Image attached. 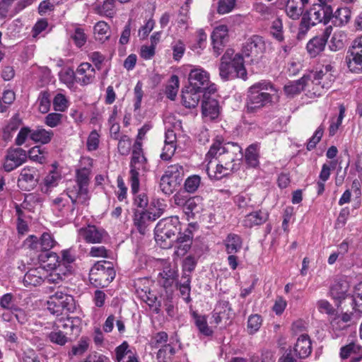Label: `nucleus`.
Listing matches in <instances>:
<instances>
[{
    "label": "nucleus",
    "instance_id": "nucleus-58",
    "mask_svg": "<svg viewBox=\"0 0 362 362\" xmlns=\"http://www.w3.org/2000/svg\"><path fill=\"white\" fill-rule=\"evenodd\" d=\"M236 0H219L217 6L218 13L224 15L231 12L236 5Z\"/></svg>",
    "mask_w": 362,
    "mask_h": 362
},
{
    "label": "nucleus",
    "instance_id": "nucleus-49",
    "mask_svg": "<svg viewBox=\"0 0 362 362\" xmlns=\"http://www.w3.org/2000/svg\"><path fill=\"white\" fill-rule=\"evenodd\" d=\"M116 361L120 362L124 360L135 357L134 354L129 349V344L127 342L124 341L121 345L117 346L115 349Z\"/></svg>",
    "mask_w": 362,
    "mask_h": 362
},
{
    "label": "nucleus",
    "instance_id": "nucleus-45",
    "mask_svg": "<svg viewBox=\"0 0 362 362\" xmlns=\"http://www.w3.org/2000/svg\"><path fill=\"white\" fill-rule=\"evenodd\" d=\"M339 108V115L337 117H334L331 119V124L329 127V134L331 136H334L337 133L338 129L341 125L343 119L345 117V107L343 105H340Z\"/></svg>",
    "mask_w": 362,
    "mask_h": 362
},
{
    "label": "nucleus",
    "instance_id": "nucleus-9",
    "mask_svg": "<svg viewBox=\"0 0 362 362\" xmlns=\"http://www.w3.org/2000/svg\"><path fill=\"white\" fill-rule=\"evenodd\" d=\"M82 205L79 202L78 197H71L69 189L59 194L52 200V206L54 211L58 212V216L66 218H72L78 205Z\"/></svg>",
    "mask_w": 362,
    "mask_h": 362
},
{
    "label": "nucleus",
    "instance_id": "nucleus-15",
    "mask_svg": "<svg viewBox=\"0 0 362 362\" xmlns=\"http://www.w3.org/2000/svg\"><path fill=\"white\" fill-rule=\"evenodd\" d=\"M38 179L37 170L34 167L25 166L21 171L18 185L22 189L29 191L37 185Z\"/></svg>",
    "mask_w": 362,
    "mask_h": 362
},
{
    "label": "nucleus",
    "instance_id": "nucleus-63",
    "mask_svg": "<svg viewBox=\"0 0 362 362\" xmlns=\"http://www.w3.org/2000/svg\"><path fill=\"white\" fill-rule=\"evenodd\" d=\"M62 117L60 113H49L45 118V124L52 128L56 127L62 123Z\"/></svg>",
    "mask_w": 362,
    "mask_h": 362
},
{
    "label": "nucleus",
    "instance_id": "nucleus-4",
    "mask_svg": "<svg viewBox=\"0 0 362 362\" xmlns=\"http://www.w3.org/2000/svg\"><path fill=\"white\" fill-rule=\"evenodd\" d=\"M219 74L226 81L235 78L245 80L247 71L244 66L243 57L240 54H234L233 49H227L221 59Z\"/></svg>",
    "mask_w": 362,
    "mask_h": 362
},
{
    "label": "nucleus",
    "instance_id": "nucleus-21",
    "mask_svg": "<svg viewBox=\"0 0 362 362\" xmlns=\"http://www.w3.org/2000/svg\"><path fill=\"white\" fill-rule=\"evenodd\" d=\"M349 288V282L345 278L337 279L331 286L330 295L336 301L337 306H339L341 301L347 297Z\"/></svg>",
    "mask_w": 362,
    "mask_h": 362
},
{
    "label": "nucleus",
    "instance_id": "nucleus-14",
    "mask_svg": "<svg viewBox=\"0 0 362 362\" xmlns=\"http://www.w3.org/2000/svg\"><path fill=\"white\" fill-rule=\"evenodd\" d=\"M25 244L31 250L36 251H49L57 244V242L50 233H44L40 238L35 235H30L25 240Z\"/></svg>",
    "mask_w": 362,
    "mask_h": 362
},
{
    "label": "nucleus",
    "instance_id": "nucleus-54",
    "mask_svg": "<svg viewBox=\"0 0 362 362\" xmlns=\"http://www.w3.org/2000/svg\"><path fill=\"white\" fill-rule=\"evenodd\" d=\"M16 98L15 93L11 90H6L3 93V96L0 99V112H4L7 110V106L13 103Z\"/></svg>",
    "mask_w": 362,
    "mask_h": 362
},
{
    "label": "nucleus",
    "instance_id": "nucleus-8",
    "mask_svg": "<svg viewBox=\"0 0 362 362\" xmlns=\"http://www.w3.org/2000/svg\"><path fill=\"white\" fill-rule=\"evenodd\" d=\"M115 277V271L110 262L102 261L95 264L89 272V280L95 287H105Z\"/></svg>",
    "mask_w": 362,
    "mask_h": 362
},
{
    "label": "nucleus",
    "instance_id": "nucleus-31",
    "mask_svg": "<svg viewBox=\"0 0 362 362\" xmlns=\"http://www.w3.org/2000/svg\"><path fill=\"white\" fill-rule=\"evenodd\" d=\"M223 244L227 254H235L242 249L243 239L238 234L229 233L223 240Z\"/></svg>",
    "mask_w": 362,
    "mask_h": 362
},
{
    "label": "nucleus",
    "instance_id": "nucleus-55",
    "mask_svg": "<svg viewBox=\"0 0 362 362\" xmlns=\"http://www.w3.org/2000/svg\"><path fill=\"white\" fill-rule=\"evenodd\" d=\"M344 35L343 33L340 32L335 33L332 37L329 44L330 50L336 52L343 49L344 47Z\"/></svg>",
    "mask_w": 362,
    "mask_h": 362
},
{
    "label": "nucleus",
    "instance_id": "nucleus-48",
    "mask_svg": "<svg viewBox=\"0 0 362 362\" xmlns=\"http://www.w3.org/2000/svg\"><path fill=\"white\" fill-rule=\"evenodd\" d=\"M47 338L50 342L59 346L65 345L69 339L68 336H66L60 330L55 329L54 325L53 330L47 334Z\"/></svg>",
    "mask_w": 362,
    "mask_h": 362
},
{
    "label": "nucleus",
    "instance_id": "nucleus-37",
    "mask_svg": "<svg viewBox=\"0 0 362 362\" xmlns=\"http://www.w3.org/2000/svg\"><path fill=\"white\" fill-rule=\"evenodd\" d=\"M192 316L194 320L196 327L202 334L206 337L213 334V330L208 326L207 319L205 315H199L196 311H193Z\"/></svg>",
    "mask_w": 362,
    "mask_h": 362
},
{
    "label": "nucleus",
    "instance_id": "nucleus-24",
    "mask_svg": "<svg viewBox=\"0 0 362 362\" xmlns=\"http://www.w3.org/2000/svg\"><path fill=\"white\" fill-rule=\"evenodd\" d=\"M268 218L269 213L266 210H258L247 214L243 220V225L245 228H251L264 223Z\"/></svg>",
    "mask_w": 362,
    "mask_h": 362
},
{
    "label": "nucleus",
    "instance_id": "nucleus-1",
    "mask_svg": "<svg viewBox=\"0 0 362 362\" xmlns=\"http://www.w3.org/2000/svg\"><path fill=\"white\" fill-rule=\"evenodd\" d=\"M242 158V148L238 144L217 138L206 155V171L211 179L221 180L239 169Z\"/></svg>",
    "mask_w": 362,
    "mask_h": 362
},
{
    "label": "nucleus",
    "instance_id": "nucleus-27",
    "mask_svg": "<svg viewBox=\"0 0 362 362\" xmlns=\"http://www.w3.org/2000/svg\"><path fill=\"white\" fill-rule=\"evenodd\" d=\"M202 93L200 90H195L191 86H188L182 92V104L188 108L195 107L201 98Z\"/></svg>",
    "mask_w": 362,
    "mask_h": 362
},
{
    "label": "nucleus",
    "instance_id": "nucleus-42",
    "mask_svg": "<svg viewBox=\"0 0 362 362\" xmlns=\"http://www.w3.org/2000/svg\"><path fill=\"white\" fill-rule=\"evenodd\" d=\"M305 77L309 78L308 82L310 83V87L308 88V91L310 95L314 96H320L324 94L327 90L322 87L316 77L313 75V74H310L309 75L305 76Z\"/></svg>",
    "mask_w": 362,
    "mask_h": 362
},
{
    "label": "nucleus",
    "instance_id": "nucleus-16",
    "mask_svg": "<svg viewBox=\"0 0 362 362\" xmlns=\"http://www.w3.org/2000/svg\"><path fill=\"white\" fill-rule=\"evenodd\" d=\"M265 49V45L262 38L258 35H254L249 38L244 44L242 52L247 57L258 58Z\"/></svg>",
    "mask_w": 362,
    "mask_h": 362
},
{
    "label": "nucleus",
    "instance_id": "nucleus-41",
    "mask_svg": "<svg viewBox=\"0 0 362 362\" xmlns=\"http://www.w3.org/2000/svg\"><path fill=\"white\" fill-rule=\"evenodd\" d=\"M159 283L165 288L170 287L173 285L176 276L177 272L169 267L163 269V272L159 273Z\"/></svg>",
    "mask_w": 362,
    "mask_h": 362
},
{
    "label": "nucleus",
    "instance_id": "nucleus-2",
    "mask_svg": "<svg viewBox=\"0 0 362 362\" xmlns=\"http://www.w3.org/2000/svg\"><path fill=\"white\" fill-rule=\"evenodd\" d=\"M279 98L278 89L268 81H261L251 86L247 90V112H255L273 105Z\"/></svg>",
    "mask_w": 362,
    "mask_h": 362
},
{
    "label": "nucleus",
    "instance_id": "nucleus-43",
    "mask_svg": "<svg viewBox=\"0 0 362 362\" xmlns=\"http://www.w3.org/2000/svg\"><path fill=\"white\" fill-rule=\"evenodd\" d=\"M362 354V347L355 343H351L341 348L340 356L343 359L358 356Z\"/></svg>",
    "mask_w": 362,
    "mask_h": 362
},
{
    "label": "nucleus",
    "instance_id": "nucleus-28",
    "mask_svg": "<svg viewBox=\"0 0 362 362\" xmlns=\"http://www.w3.org/2000/svg\"><path fill=\"white\" fill-rule=\"evenodd\" d=\"M309 0H288L286 5L287 16L293 20L298 19L303 14V8Z\"/></svg>",
    "mask_w": 362,
    "mask_h": 362
},
{
    "label": "nucleus",
    "instance_id": "nucleus-13",
    "mask_svg": "<svg viewBox=\"0 0 362 362\" xmlns=\"http://www.w3.org/2000/svg\"><path fill=\"white\" fill-rule=\"evenodd\" d=\"M78 233L80 238L90 244L102 243L107 238V233L103 228L94 225L81 228Z\"/></svg>",
    "mask_w": 362,
    "mask_h": 362
},
{
    "label": "nucleus",
    "instance_id": "nucleus-11",
    "mask_svg": "<svg viewBox=\"0 0 362 362\" xmlns=\"http://www.w3.org/2000/svg\"><path fill=\"white\" fill-rule=\"evenodd\" d=\"M27 151L21 148H9L4 156L2 168L4 171L9 173L26 162Z\"/></svg>",
    "mask_w": 362,
    "mask_h": 362
},
{
    "label": "nucleus",
    "instance_id": "nucleus-46",
    "mask_svg": "<svg viewBox=\"0 0 362 362\" xmlns=\"http://www.w3.org/2000/svg\"><path fill=\"white\" fill-rule=\"evenodd\" d=\"M175 354V349L170 344H165L157 353L158 362H171L172 357Z\"/></svg>",
    "mask_w": 362,
    "mask_h": 362
},
{
    "label": "nucleus",
    "instance_id": "nucleus-5",
    "mask_svg": "<svg viewBox=\"0 0 362 362\" xmlns=\"http://www.w3.org/2000/svg\"><path fill=\"white\" fill-rule=\"evenodd\" d=\"M146 162V158L143 153L141 143L136 141L133 146L129 171L131 192L134 194L138 192L140 185L139 177L147 170Z\"/></svg>",
    "mask_w": 362,
    "mask_h": 362
},
{
    "label": "nucleus",
    "instance_id": "nucleus-57",
    "mask_svg": "<svg viewBox=\"0 0 362 362\" xmlns=\"http://www.w3.org/2000/svg\"><path fill=\"white\" fill-rule=\"evenodd\" d=\"M60 81L67 86H72L76 81V71L71 68H66L62 70L59 74Z\"/></svg>",
    "mask_w": 362,
    "mask_h": 362
},
{
    "label": "nucleus",
    "instance_id": "nucleus-22",
    "mask_svg": "<svg viewBox=\"0 0 362 362\" xmlns=\"http://www.w3.org/2000/svg\"><path fill=\"white\" fill-rule=\"evenodd\" d=\"M46 277V265L30 269L25 274L23 284L25 286H37L40 285Z\"/></svg>",
    "mask_w": 362,
    "mask_h": 362
},
{
    "label": "nucleus",
    "instance_id": "nucleus-44",
    "mask_svg": "<svg viewBox=\"0 0 362 362\" xmlns=\"http://www.w3.org/2000/svg\"><path fill=\"white\" fill-rule=\"evenodd\" d=\"M246 163L252 168H255L259 165V154L257 146L252 144L249 146L245 152Z\"/></svg>",
    "mask_w": 362,
    "mask_h": 362
},
{
    "label": "nucleus",
    "instance_id": "nucleus-6",
    "mask_svg": "<svg viewBox=\"0 0 362 362\" xmlns=\"http://www.w3.org/2000/svg\"><path fill=\"white\" fill-rule=\"evenodd\" d=\"M179 218L171 216L160 220L155 228V240L161 247L167 248L172 246L175 234L179 232Z\"/></svg>",
    "mask_w": 362,
    "mask_h": 362
},
{
    "label": "nucleus",
    "instance_id": "nucleus-60",
    "mask_svg": "<svg viewBox=\"0 0 362 362\" xmlns=\"http://www.w3.org/2000/svg\"><path fill=\"white\" fill-rule=\"evenodd\" d=\"M353 303L354 309L362 313V281L355 286Z\"/></svg>",
    "mask_w": 362,
    "mask_h": 362
},
{
    "label": "nucleus",
    "instance_id": "nucleus-17",
    "mask_svg": "<svg viewBox=\"0 0 362 362\" xmlns=\"http://www.w3.org/2000/svg\"><path fill=\"white\" fill-rule=\"evenodd\" d=\"M80 320L78 317L60 318L54 323L55 329L60 330L69 338L71 335L77 336L80 332Z\"/></svg>",
    "mask_w": 362,
    "mask_h": 362
},
{
    "label": "nucleus",
    "instance_id": "nucleus-61",
    "mask_svg": "<svg viewBox=\"0 0 362 362\" xmlns=\"http://www.w3.org/2000/svg\"><path fill=\"white\" fill-rule=\"evenodd\" d=\"M262 325V318L259 315H252L247 320V330L250 334H254L259 330Z\"/></svg>",
    "mask_w": 362,
    "mask_h": 362
},
{
    "label": "nucleus",
    "instance_id": "nucleus-34",
    "mask_svg": "<svg viewBox=\"0 0 362 362\" xmlns=\"http://www.w3.org/2000/svg\"><path fill=\"white\" fill-rule=\"evenodd\" d=\"M53 136V131L47 130L41 127H37L36 129H33L31 140L35 143L47 144L51 141Z\"/></svg>",
    "mask_w": 362,
    "mask_h": 362
},
{
    "label": "nucleus",
    "instance_id": "nucleus-36",
    "mask_svg": "<svg viewBox=\"0 0 362 362\" xmlns=\"http://www.w3.org/2000/svg\"><path fill=\"white\" fill-rule=\"evenodd\" d=\"M181 182L171 176L163 175L160 180V188L165 194H171L180 185Z\"/></svg>",
    "mask_w": 362,
    "mask_h": 362
},
{
    "label": "nucleus",
    "instance_id": "nucleus-50",
    "mask_svg": "<svg viewBox=\"0 0 362 362\" xmlns=\"http://www.w3.org/2000/svg\"><path fill=\"white\" fill-rule=\"evenodd\" d=\"M28 158L31 160L42 164L46 162L45 152L40 146H36L31 148L28 152Z\"/></svg>",
    "mask_w": 362,
    "mask_h": 362
},
{
    "label": "nucleus",
    "instance_id": "nucleus-51",
    "mask_svg": "<svg viewBox=\"0 0 362 362\" xmlns=\"http://www.w3.org/2000/svg\"><path fill=\"white\" fill-rule=\"evenodd\" d=\"M201 184V177L197 175L188 177L185 182V189L187 192H195Z\"/></svg>",
    "mask_w": 362,
    "mask_h": 362
},
{
    "label": "nucleus",
    "instance_id": "nucleus-18",
    "mask_svg": "<svg viewBox=\"0 0 362 362\" xmlns=\"http://www.w3.org/2000/svg\"><path fill=\"white\" fill-rule=\"evenodd\" d=\"M45 257H47V260L49 261V262L46 265V268L53 269L54 272L61 274V277L62 279H64L69 274H70V265L59 262V257L55 252H48L45 255H41L40 256V259L44 263L45 262V260L44 259Z\"/></svg>",
    "mask_w": 362,
    "mask_h": 362
},
{
    "label": "nucleus",
    "instance_id": "nucleus-3",
    "mask_svg": "<svg viewBox=\"0 0 362 362\" xmlns=\"http://www.w3.org/2000/svg\"><path fill=\"white\" fill-rule=\"evenodd\" d=\"M332 8L327 4H315L303 13L298 33V38L305 37L308 30L317 23L327 24L331 21Z\"/></svg>",
    "mask_w": 362,
    "mask_h": 362
},
{
    "label": "nucleus",
    "instance_id": "nucleus-59",
    "mask_svg": "<svg viewBox=\"0 0 362 362\" xmlns=\"http://www.w3.org/2000/svg\"><path fill=\"white\" fill-rule=\"evenodd\" d=\"M179 88V78L177 76L173 75L170 78V84L166 87L167 97L170 100H174L177 95Z\"/></svg>",
    "mask_w": 362,
    "mask_h": 362
},
{
    "label": "nucleus",
    "instance_id": "nucleus-64",
    "mask_svg": "<svg viewBox=\"0 0 362 362\" xmlns=\"http://www.w3.org/2000/svg\"><path fill=\"white\" fill-rule=\"evenodd\" d=\"M282 29L283 25L280 19L276 18L272 22L271 33L279 42H281L284 40Z\"/></svg>",
    "mask_w": 362,
    "mask_h": 362
},
{
    "label": "nucleus",
    "instance_id": "nucleus-35",
    "mask_svg": "<svg viewBox=\"0 0 362 362\" xmlns=\"http://www.w3.org/2000/svg\"><path fill=\"white\" fill-rule=\"evenodd\" d=\"M115 0H105L95 7V11L100 16L112 18L116 13Z\"/></svg>",
    "mask_w": 362,
    "mask_h": 362
},
{
    "label": "nucleus",
    "instance_id": "nucleus-52",
    "mask_svg": "<svg viewBox=\"0 0 362 362\" xmlns=\"http://www.w3.org/2000/svg\"><path fill=\"white\" fill-rule=\"evenodd\" d=\"M184 174V168L182 165L180 164H174L168 166L165 172V175L171 176L180 182L182 181Z\"/></svg>",
    "mask_w": 362,
    "mask_h": 362
},
{
    "label": "nucleus",
    "instance_id": "nucleus-62",
    "mask_svg": "<svg viewBox=\"0 0 362 362\" xmlns=\"http://www.w3.org/2000/svg\"><path fill=\"white\" fill-rule=\"evenodd\" d=\"M132 193L134 195V205L140 209H145L148 204L147 194L145 192H139V189L136 193L134 194L132 192Z\"/></svg>",
    "mask_w": 362,
    "mask_h": 362
},
{
    "label": "nucleus",
    "instance_id": "nucleus-20",
    "mask_svg": "<svg viewBox=\"0 0 362 362\" xmlns=\"http://www.w3.org/2000/svg\"><path fill=\"white\" fill-rule=\"evenodd\" d=\"M95 78V69L88 62H83L76 70V82L81 86L92 83Z\"/></svg>",
    "mask_w": 362,
    "mask_h": 362
},
{
    "label": "nucleus",
    "instance_id": "nucleus-47",
    "mask_svg": "<svg viewBox=\"0 0 362 362\" xmlns=\"http://www.w3.org/2000/svg\"><path fill=\"white\" fill-rule=\"evenodd\" d=\"M62 177L60 173L53 170L45 177L44 184L45 189H43L45 192L47 193L50 189L57 186Z\"/></svg>",
    "mask_w": 362,
    "mask_h": 362
},
{
    "label": "nucleus",
    "instance_id": "nucleus-26",
    "mask_svg": "<svg viewBox=\"0 0 362 362\" xmlns=\"http://www.w3.org/2000/svg\"><path fill=\"white\" fill-rule=\"evenodd\" d=\"M192 233L189 228L186 229L183 233H179L177 238V250L175 254L177 256H184L190 249L192 244Z\"/></svg>",
    "mask_w": 362,
    "mask_h": 362
},
{
    "label": "nucleus",
    "instance_id": "nucleus-7",
    "mask_svg": "<svg viewBox=\"0 0 362 362\" xmlns=\"http://www.w3.org/2000/svg\"><path fill=\"white\" fill-rule=\"evenodd\" d=\"M90 171L86 168H83L76 171V181L71 182L67 187L71 197H78L79 202L82 205L87 206L90 199L88 185L90 183Z\"/></svg>",
    "mask_w": 362,
    "mask_h": 362
},
{
    "label": "nucleus",
    "instance_id": "nucleus-39",
    "mask_svg": "<svg viewBox=\"0 0 362 362\" xmlns=\"http://www.w3.org/2000/svg\"><path fill=\"white\" fill-rule=\"evenodd\" d=\"M326 44L324 40L316 36L308 42L306 48L310 57H315L324 50Z\"/></svg>",
    "mask_w": 362,
    "mask_h": 362
},
{
    "label": "nucleus",
    "instance_id": "nucleus-12",
    "mask_svg": "<svg viewBox=\"0 0 362 362\" xmlns=\"http://www.w3.org/2000/svg\"><path fill=\"white\" fill-rule=\"evenodd\" d=\"M152 209L134 213V223L139 232L144 235L148 226L158 218L163 213L164 209L159 206L156 211H152Z\"/></svg>",
    "mask_w": 362,
    "mask_h": 362
},
{
    "label": "nucleus",
    "instance_id": "nucleus-23",
    "mask_svg": "<svg viewBox=\"0 0 362 362\" xmlns=\"http://www.w3.org/2000/svg\"><path fill=\"white\" fill-rule=\"evenodd\" d=\"M208 92L203 94V100L202 103V114L204 117L214 119L218 116L219 105L218 101L208 95Z\"/></svg>",
    "mask_w": 362,
    "mask_h": 362
},
{
    "label": "nucleus",
    "instance_id": "nucleus-40",
    "mask_svg": "<svg viewBox=\"0 0 362 362\" xmlns=\"http://www.w3.org/2000/svg\"><path fill=\"white\" fill-rule=\"evenodd\" d=\"M202 209V200L199 197H189L183 211L188 217H194Z\"/></svg>",
    "mask_w": 362,
    "mask_h": 362
},
{
    "label": "nucleus",
    "instance_id": "nucleus-53",
    "mask_svg": "<svg viewBox=\"0 0 362 362\" xmlns=\"http://www.w3.org/2000/svg\"><path fill=\"white\" fill-rule=\"evenodd\" d=\"M21 121L16 118H13L7 126L4 129L3 139L5 141L10 140L13 134L19 128Z\"/></svg>",
    "mask_w": 362,
    "mask_h": 362
},
{
    "label": "nucleus",
    "instance_id": "nucleus-25",
    "mask_svg": "<svg viewBox=\"0 0 362 362\" xmlns=\"http://www.w3.org/2000/svg\"><path fill=\"white\" fill-rule=\"evenodd\" d=\"M293 352L299 358H307L312 352V344L307 334L300 335L293 347Z\"/></svg>",
    "mask_w": 362,
    "mask_h": 362
},
{
    "label": "nucleus",
    "instance_id": "nucleus-19",
    "mask_svg": "<svg viewBox=\"0 0 362 362\" xmlns=\"http://www.w3.org/2000/svg\"><path fill=\"white\" fill-rule=\"evenodd\" d=\"M228 39V27L225 25L217 26L211 35L213 49L215 55L218 57L223 50V47Z\"/></svg>",
    "mask_w": 362,
    "mask_h": 362
},
{
    "label": "nucleus",
    "instance_id": "nucleus-38",
    "mask_svg": "<svg viewBox=\"0 0 362 362\" xmlns=\"http://www.w3.org/2000/svg\"><path fill=\"white\" fill-rule=\"evenodd\" d=\"M94 35L96 40L104 42L110 36L109 25L105 21H99L94 26Z\"/></svg>",
    "mask_w": 362,
    "mask_h": 362
},
{
    "label": "nucleus",
    "instance_id": "nucleus-29",
    "mask_svg": "<svg viewBox=\"0 0 362 362\" xmlns=\"http://www.w3.org/2000/svg\"><path fill=\"white\" fill-rule=\"evenodd\" d=\"M309 78L303 76L300 79L291 81L284 86V90L286 95L288 97H293L299 94L305 87H310V83L308 82Z\"/></svg>",
    "mask_w": 362,
    "mask_h": 362
},
{
    "label": "nucleus",
    "instance_id": "nucleus-30",
    "mask_svg": "<svg viewBox=\"0 0 362 362\" xmlns=\"http://www.w3.org/2000/svg\"><path fill=\"white\" fill-rule=\"evenodd\" d=\"M52 300H57L63 311L73 312L75 309V300L72 296L64 293L62 291H57L52 295Z\"/></svg>",
    "mask_w": 362,
    "mask_h": 362
},
{
    "label": "nucleus",
    "instance_id": "nucleus-33",
    "mask_svg": "<svg viewBox=\"0 0 362 362\" xmlns=\"http://www.w3.org/2000/svg\"><path fill=\"white\" fill-rule=\"evenodd\" d=\"M331 69L332 66L330 65H327L325 67V70H320L313 73L316 78L320 81V84H321L326 90L332 86V84L334 81V76L331 73Z\"/></svg>",
    "mask_w": 362,
    "mask_h": 362
},
{
    "label": "nucleus",
    "instance_id": "nucleus-56",
    "mask_svg": "<svg viewBox=\"0 0 362 362\" xmlns=\"http://www.w3.org/2000/svg\"><path fill=\"white\" fill-rule=\"evenodd\" d=\"M38 110L41 113H47L50 108L49 94L47 92H41L37 99Z\"/></svg>",
    "mask_w": 362,
    "mask_h": 362
},
{
    "label": "nucleus",
    "instance_id": "nucleus-32",
    "mask_svg": "<svg viewBox=\"0 0 362 362\" xmlns=\"http://www.w3.org/2000/svg\"><path fill=\"white\" fill-rule=\"evenodd\" d=\"M351 16V11L349 8H340L332 13L331 21L334 26L342 27L349 22Z\"/></svg>",
    "mask_w": 362,
    "mask_h": 362
},
{
    "label": "nucleus",
    "instance_id": "nucleus-10",
    "mask_svg": "<svg viewBox=\"0 0 362 362\" xmlns=\"http://www.w3.org/2000/svg\"><path fill=\"white\" fill-rule=\"evenodd\" d=\"M189 86L200 90L202 91L208 92L209 93H214L216 90L214 85H209V74L202 68H195L192 69L189 74Z\"/></svg>",
    "mask_w": 362,
    "mask_h": 362
}]
</instances>
